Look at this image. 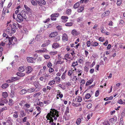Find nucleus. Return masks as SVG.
Returning <instances> with one entry per match:
<instances>
[{
	"label": "nucleus",
	"mask_w": 125,
	"mask_h": 125,
	"mask_svg": "<svg viewBox=\"0 0 125 125\" xmlns=\"http://www.w3.org/2000/svg\"><path fill=\"white\" fill-rule=\"evenodd\" d=\"M51 15L55 17H58L59 15V14L58 13H55L52 14Z\"/></svg>",
	"instance_id": "nucleus-59"
},
{
	"label": "nucleus",
	"mask_w": 125,
	"mask_h": 125,
	"mask_svg": "<svg viewBox=\"0 0 125 125\" xmlns=\"http://www.w3.org/2000/svg\"><path fill=\"white\" fill-rule=\"evenodd\" d=\"M56 80L57 82H60L61 81V78L58 77H55Z\"/></svg>",
	"instance_id": "nucleus-62"
},
{
	"label": "nucleus",
	"mask_w": 125,
	"mask_h": 125,
	"mask_svg": "<svg viewBox=\"0 0 125 125\" xmlns=\"http://www.w3.org/2000/svg\"><path fill=\"white\" fill-rule=\"evenodd\" d=\"M31 4L34 5H36L37 4V3L33 0H31Z\"/></svg>",
	"instance_id": "nucleus-60"
},
{
	"label": "nucleus",
	"mask_w": 125,
	"mask_h": 125,
	"mask_svg": "<svg viewBox=\"0 0 125 125\" xmlns=\"http://www.w3.org/2000/svg\"><path fill=\"white\" fill-rule=\"evenodd\" d=\"M5 0H1V2L0 3V8L2 9L3 6V4Z\"/></svg>",
	"instance_id": "nucleus-28"
},
{
	"label": "nucleus",
	"mask_w": 125,
	"mask_h": 125,
	"mask_svg": "<svg viewBox=\"0 0 125 125\" xmlns=\"http://www.w3.org/2000/svg\"><path fill=\"white\" fill-rule=\"evenodd\" d=\"M110 13L109 10L106 11L102 14V16L103 17L107 16L109 15Z\"/></svg>",
	"instance_id": "nucleus-12"
},
{
	"label": "nucleus",
	"mask_w": 125,
	"mask_h": 125,
	"mask_svg": "<svg viewBox=\"0 0 125 125\" xmlns=\"http://www.w3.org/2000/svg\"><path fill=\"white\" fill-rule=\"evenodd\" d=\"M59 46V44L57 43H55L53 44L52 47L54 48H57Z\"/></svg>",
	"instance_id": "nucleus-20"
},
{
	"label": "nucleus",
	"mask_w": 125,
	"mask_h": 125,
	"mask_svg": "<svg viewBox=\"0 0 125 125\" xmlns=\"http://www.w3.org/2000/svg\"><path fill=\"white\" fill-rule=\"evenodd\" d=\"M20 115H21L22 117L26 115V114L24 113L23 110H21L20 112Z\"/></svg>",
	"instance_id": "nucleus-45"
},
{
	"label": "nucleus",
	"mask_w": 125,
	"mask_h": 125,
	"mask_svg": "<svg viewBox=\"0 0 125 125\" xmlns=\"http://www.w3.org/2000/svg\"><path fill=\"white\" fill-rule=\"evenodd\" d=\"M33 69L30 66H28L25 69L26 72V73H31Z\"/></svg>",
	"instance_id": "nucleus-7"
},
{
	"label": "nucleus",
	"mask_w": 125,
	"mask_h": 125,
	"mask_svg": "<svg viewBox=\"0 0 125 125\" xmlns=\"http://www.w3.org/2000/svg\"><path fill=\"white\" fill-rule=\"evenodd\" d=\"M77 72H78V75L80 76L81 75L82 73V70L80 69H78L76 71Z\"/></svg>",
	"instance_id": "nucleus-35"
},
{
	"label": "nucleus",
	"mask_w": 125,
	"mask_h": 125,
	"mask_svg": "<svg viewBox=\"0 0 125 125\" xmlns=\"http://www.w3.org/2000/svg\"><path fill=\"white\" fill-rule=\"evenodd\" d=\"M14 103L12 99H9V105L11 106Z\"/></svg>",
	"instance_id": "nucleus-25"
},
{
	"label": "nucleus",
	"mask_w": 125,
	"mask_h": 125,
	"mask_svg": "<svg viewBox=\"0 0 125 125\" xmlns=\"http://www.w3.org/2000/svg\"><path fill=\"white\" fill-rule=\"evenodd\" d=\"M93 46H96L98 45V43L97 42H94L93 43V44L92 45Z\"/></svg>",
	"instance_id": "nucleus-50"
},
{
	"label": "nucleus",
	"mask_w": 125,
	"mask_h": 125,
	"mask_svg": "<svg viewBox=\"0 0 125 125\" xmlns=\"http://www.w3.org/2000/svg\"><path fill=\"white\" fill-rule=\"evenodd\" d=\"M71 33L72 35L74 36H77L80 33L79 31H77L76 30L74 29L72 31Z\"/></svg>",
	"instance_id": "nucleus-11"
},
{
	"label": "nucleus",
	"mask_w": 125,
	"mask_h": 125,
	"mask_svg": "<svg viewBox=\"0 0 125 125\" xmlns=\"http://www.w3.org/2000/svg\"><path fill=\"white\" fill-rule=\"evenodd\" d=\"M24 6L25 8L27 10L30 11V9L26 5H24Z\"/></svg>",
	"instance_id": "nucleus-52"
},
{
	"label": "nucleus",
	"mask_w": 125,
	"mask_h": 125,
	"mask_svg": "<svg viewBox=\"0 0 125 125\" xmlns=\"http://www.w3.org/2000/svg\"><path fill=\"white\" fill-rule=\"evenodd\" d=\"M68 36L67 35L64 33L63 34L62 36V40L65 42L68 40Z\"/></svg>",
	"instance_id": "nucleus-10"
},
{
	"label": "nucleus",
	"mask_w": 125,
	"mask_h": 125,
	"mask_svg": "<svg viewBox=\"0 0 125 125\" xmlns=\"http://www.w3.org/2000/svg\"><path fill=\"white\" fill-rule=\"evenodd\" d=\"M124 124V122L123 121V119L122 118H121L120 119L119 125H123Z\"/></svg>",
	"instance_id": "nucleus-40"
},
{
	"label": "nucleus",
	"mask_w": 125,
	"mask_h": 125,
	"mask_svg": "<svg viewBox=\"0 0 125 125\" xmlns=\"http://www.w3.org/2000/svg\"><path fill=\"white\" fill-rule=\"evenodd\" d=\"M27 61L29 62L34 63V61L35 60L36 58L29 57L27 58Z\"/></svg>",
	"instance_id": "nucleus-5"
},
{
	"label": "nucleus",
	"mask_w": 125,
	"mask_h": 125,
	"mask_svg": "<svg viewBox=\"0 0 125 125\" xmlns=\"http://www.w3.org/2000/svg\"><path fill=\"white\" fill-rule=\"evenodd\" d=\"M41 94V93L40 92H38L34 94V95L33 96L35 97H37L39 96Z\"/></svg>",
	"instance_id": "nucleus-32"
},
{
	"label": "nucleus",
	"mask_w": 125,
	"mask_h": 125,
	"mask_svg": "<svg viewBox=\"0 0 125 125\" xmlns=\"http://www.w3.org/2000/svg\"><path fill=\"white\" fill-rule=\"evenodd\" d=\"M8 101L7 99L2 98L0 99V105H4L5 103H7Z\"/></svg>",
	"instance_id": "nucleus-4"
},
{
	"label": "nucleus",
	"mask_w": 125,
	"mask_h": 125,
	"mask_svg": "<svg viewBox=\"0 0 125 125\" xmlns=\"http://www.w3.org/2000/svg\"><path fill=\"white\" fill-rule=\"evenodd\" d=\"M3 36L4 38L2 39V41L3 42H6L8 41V39H9V38L7 34L4 33L3 34Z\"/></svg>",
	"instance_id": "nucleus-6"
},
{
	"label": "nucleus",
	"mask_w": 125,
	"mask_h": 125,
	"mask_svg": "<svg viewBox=\"0 0 125 125\" xmlns=\"http://www.w3.org/2000/svg\"><path fill=\"white\" fill-rule=\"evenodd\" d=\"M71 10L70 9H68L66 11V13L67 14L70 15L71 14Z\"/></svg>",
	"instance_id": "nucleus-42"
},
{
	"label": "nucleus",
	"mask_w": 125,
	"mask_h": 125,
	"mask_svg": "<svg viewBox=\"0 0 125 125\" xmlns=\"http://www.w3.org/2000/svg\"><path fill=\"white\" fill-rule=\"evenodd\" d=\"M47 66L49 68H51L52 66V64L50 62H48L47 63Z\"/></svg>",
	"instance_id": "nucleus-47"
},
{
	"label": "nucleus",
	"mask_w": 125,
	"mask_h": 125,
	"mask_svg": "<svg viewBox=\"0 0 125 125\" xmlns=\"http://www.w3.org/2000/svg\"><path fill=\"white\" fill-rule=\"evenodd\" d=\"M58 34V33L57 32L55 31L51 32L49 35V37L50 38H52L55 37Z\"/></svg>",
	"instance_id": "nucleus-9"
},
{
	"label": "nucleus",
	"mask_w": 125,
	"mask_h": 125,
	"mask_svg": "<svg viewBox=\"0 0 125 125\" xmlns=\"http://www.w3.org/2000/svg\"><path fill=\"white\" fill-rule=\"evenodd\" d=\"M61 18L63 20L62 21L63 22H65L67 21V19H68V18L66 16H62Z\"/></svg>",
	"instance_id": "nucleus-13"
},
{
	"label": "nucleus",
	"mask_w": 125,
	"mask_h": 125,
	"mask_svg": "<svg viewBox=\"0 0 125 125\" xmlns=\"http://www.w3.org/2000/svg\"><path fill=\"white\" fill-rule=\"evenodd\" d=\"M59 116V112L54 109H51L49 113L47 115L46 118L47 119L46 122L48 123L49 120V124L52 123L51 125H56V124L53 122L54 120H56Z\"/></svg>",
	"instance_id": "nucleus-1"
},
{
	"label": "nucleus",
	"mask_w": 125,
	"mask_h": 125,
	"mask_svg": "<svg viewBox=\"0 0 125 125\" xmlns=\"http://www.w3.org/2000/svg\"><path fill=\"white\" fill-rule=\"evenodd\" d=\"M72 69L73 68H72L71 70H69L68 73V75H69L71 76L72 74L73 73V71L72 70Z\"/></svg>",
	"instance_id": "nucleus-54"
},
{
	"label": "nucleus",
	"mask_w": 125,
	"mask_h": 125,
	"mask_svg": "<svg viewBox=\"0 0 125 125\" xmlns=\"http://www.w3.org/2000/svg\"><path fill=\"white\" fill-rule=\"evenodd\" d=\"M85 83V81L84 79H82L81 80L80 82V85L83 86V85H84Z\"/></svg>",
	"instance_id": "nucleus-51"
},
{
	"label": "nucleus",
	"mask_w": 125,
	"mask_h": 125,
	"mask_svg": "<svg viewBox=\"0 0 125 125\" xmlns=\"http://www.w3.org/2000/svg\"><path fill=\"white\" fill-rule=\"evenodd\" d=\"M85 97L87 99H88L91 97V95L90 94L88 93L85 95Z\"/></svg>",
	"instance_id": "nucleus-43"
},
{
	"label": "nucleus",
	"mask_w": 125,
	"mask_h": 125,
	"mask_svg": "<svg viewBox=\"0 0 125 125\" xmlns=\"http://www.w3.org/2000/svg\"><path fill=\"white\" fill-rule=\"evenodd\" d=\"M73 24V23L72 22L67 23L65 24V25L66 26H71Z\"/></svg>",
	"instance_id": "nucleus-36"
},
{
	"label": "nucleus",
	"mask_w": 125,
	"mask_h": 125,
	"mask_svg": "<svg viewBox=\"0 0 125 125\" xmlns=\"http://www.w3.org/2000/svg\"><path fill=\"white\" fill-rule=\"evenodd\" d=\"M56 28L59 30H61L62 29V27L60 25H58L56 27Z\"/></svg>",
	"instance_id": "nucleus-55"
},
{
	"label": "nucleus",
	"mask_w": 125,
	"mask_h": 125,
	"mask_svg": "<svg viewBox=\"0 0 125 125\" xmlns=\"http://www.w3.org/2000/svg\"><path fill=\"white\" fill-rule=\"evenodd\" d=\"M81 105V104L80 103L75 104L74 103H72L73 106L75 107H77L78 106H80Z\"/></svg>",
	"instance_id": "nucleus-34"
},
{
	"label": "nucleus",
	"mask_w": 125,
	"mask_h": 125,
	"mask_svg": "<svg viewBox=\"0 0 125 125\" xmlns=\"http://www.w3.org/2000/svg\"><path fill=\"white\" fill-rule=\"evenodd\" d=\"M64 117L65 120H68L70 118V116L69 113L65 114Z\"/></svg>",
	"instance_id": "nucleus-14"
},
{
	"label": "nucleus",
	"mask_w": 125,
	"mask_h": 125,
	"mask_svg": "<svg viewBox=\"0 0 125 125\" xmlns=\"http://www.w3.org/2000/svg\"><path fill=\"white\" fill-rule=\"evenodd\" d=\"M78 64V62L77 61H76L75 62H74L72 63L71 66L75 67L77 66Z\"/></svg>",
	"instance_id": "nucleus-33"
},
{
	"label": "nucleus",
	"mask_w": 125,
	"mask_h": 125,
	"mask_svg": "<svg viewBox=\"0 0 125 125\" xmlns=\"http://www.w3.org/2000/svg\"><path fill=\"white\" fill-rule=\"evenodd\" d=\"M27 92V91L25 89H23L20 92V93L21 94H25Z\"/></svg>",
	"instance_id": "nucleus-29"
},
{
	"label": "nucleus",
	"mask_w": 125,
	"mask_h": 125,
	"mask_svg": "<svg viewBox=\"0 0 125 125\" xmlns=\"http://www.w3.org/2000/svg\"><path fill=\"white\" fill-rule=\"evenodd\" d=\"M19 71L21 72H22L25 70L23 66L20 67L18 69Z\"/></svg>",
	"instance_id": "nucleus-23"
},
{
	"label": "nucleus",
	"mask_w": 125,
	"mask_h": 125,
	"mask_svg": "<svg viewBox=\"0 0 125 125\" xmlns=\"http://www.w3.org/2000/svg\"><path fill=\"white\" fill-rule=\"evenodd\" d=\"M45 59H48L50 58V56L48 55L45 54L43 56Z\"/></svg>",
	"instance_id": "nucleus-53"
},
{
	"label": "nucleus",
	"mask_w": 125,
	"mask_h": 125,
	"mask_svg": "<svg viewBox=\"0 0 125 125\" xmlns=\"http://www.w3.org/2000/svg\"><path fill=\"white\" fill-rule=\"evenodd\" d=\"M118 103L121 104H125V102L123 101L122 99H120L118 102Z\"/></svg>",
	"instance_id": "nucleus-39"
},
{
	"label": "nucleus",
	"mask_w": 125,
	"mask_h": 125,
	"mask_svg": "<svg viewBox=\"0 0 125 125\" xmlns=\"http://www.w3.org/2000/svg\"><path fill=\"white\" fill-rule=\"evenodd\" d=\"M84 8L83 7H80L78 9V11L79 12H82Z\"/></svg>",
	"instance_id": "nucleus-30"
},
{
	"label": "nucleus",
	"mask_w": 125,
	"mask_h": 125,
	"mask_svg": "<svg viewBox=\"0 0 125 125\" xmlns=\"http://www.w3.org/2000/svg\"><path fill=\"white\" fill-rule=\"evenodd\" d=\"M26 18L25 12L22 10L20 14H18L17 17L16 18V20L18 22H21L23 21L24 19H26Z\"/></svg>",
	"instance_id": "nucleus-2"
},
{
	"label": "nucleus",
	"mask_w": 125,
	"mask_h": 125,
	"mask_svg": "<svg viewBox=\"0 0 125 125\" xmlns=\"http://www.w3.org/2000/svg\"><path fill=\"white\" fill-rule=\"evenodd\" d=\"M57 96H59L60 98H62L63 96V95L60 92L58 91L56 95Z\"/></svg>",
	"instance_id": "nucleus-26"
},
{
	"label": "nucleus",
	"mask_w": 125,
	"mask_h": 125,
	"mask_svg": "<svg viewBox=\"0 0 125 125\" xmlns=\"http://www.w3.org/2000/svg\"><path fill=\"white\" fill-rule=\"evenodd\" d=\"M57 52L56 51H52L50 52V54L51 55H54L57 53Z\"/></svg>",
	"instance_id": "nucleus-41"
},
{
	"label": "nucleus",
	"mask_w": 125,
	"mask_h": 125,
	"mask_svg": "<svg viewBox=\"0 0 125 125\" xmlns=\"http://www.w3.org/2000/svg\"><path fill=\"white\" fill-rule=\"evenodd\" d=\"M6 8L5 7H4L3 8V10L2 11V14H3V15H5L6 11Z\"/></svg>",
	"instance_id": "nucleus-58"
},
{
	"label": "nucleus",
	"mask_w": 125,
	"mask_h": 125,
	"mask_svg": "<svg viewBox=\"0 0 125 125\" xmlns=\"http://www.w3.org/2000/svg\"><path fill=\"white\" fill-rule=\"evenodd\" d=\"M2 95L3 98H6L7 97L8 95L7 92H5L2 93Z\"/></svg>",
	"instance_id": "nucleus-16"
},
{
	"label": "nucleus",
	"mask_w": 125,
	"mask_h": 125,
	"mask_svg": "<svg viewBox=\"0 0 125 125\" xmlns=\"http://www.w3.org/2000/svg\"><path fill=\"white\" fill-rule=\"evenodd\" d=\"M93 81V79H91L87 81L86 84V86H88L91 84Z\"/></svg>",
	"instance_id": "nucleus-21"
},
{
	"label": "nucleus",
	"mask_w": 125,
	"mask_h": 125,
	"mask_svg": "<svg viewBox=\"0 0 125 125\" xmlns=\"http://www.w3.org/2000/svg\"><path fill=\"white\" fill-rule=\"evenodd\" d=\"M75 100H77V102H81L82 100V98L80 96H77L75 98Z\"/></svg>",
	"instance_id": "nucleus-18"
},
{
	"label": "nucleus",
	"mask_w": 125,
	"mask_h": 125,
	"mask_svg": "<svg viewBox=\"0 0 125 125\" xmlns=\"http://www.w3.org/2000/svg\"><path fill=\"white\" fill-rule=\"evenodd\" d=\"M8 47H10V45L14 44H15L17 42V39L15 37H12L11 38H9L8 39Z\"/></svg>",
	"instance_id": "nucleus-3"
},
{
	"label": "nucleus",
	"mask_w": 125,
	"mask_h": 125,
	"mask_svg": "<svg viewBox=\"0 0 125 125\" xmlns=\"http://www.w3.org/2000/svg\"><path fill=\"white\" fill-rule=\"evenodd\" d=\"M66 73V71H65L64 73L62 74V75L61 76V78L63 80H64L65 79Z\"/></svg>",
	"instance_id": "nucleus-48"
},
{
	"label": "nucleus",
	"mask_w": 125,
	"mask_h": 125,
	"mask_svg": "<svg viewBox=\"0 0 125 125\" xmlns=\"http://www.w3.org/2000/svg\"><path fill=\"white\" fill-rule=\"evenodd\" d=\"M99 94V90H97L95 92V96L96 97H97L98 96Z\"/></svg>",
	"instance_id": "nucleus-56"
},
{
	"label": "nucleus",
	"mask_w": 125,
	"mask_h": 125,
	"mask_svg": "<svg viewBox=\"0 0 125 125\" xmlns=\"http://www.w3.org/2000/svg\"><path fill=\"white\" fill-rule=\"evenodd\" d=\"M37 104L41 106H42L43 105V103L41 102H39L37 103Z\"/></svg>",
	"instance_id": "nucleus-63"
},
{
	"label": "nucleus",
	"mask_w": 125,
	"mask_h": 125,
	"mask_svg": "<svg viewBox=\"0 0 125 125\" xmlns=\"http://www.w3.org/2000/svg\"><path fill=\"white\" fill-rule=\"evenodd\" d=\"M35 90L34 88H32L29 89L28 90V91L29 92L31 93L34 91Z\"/></svg>",
	"instance_id": "nucleus-44"
},
{
	"label": "nucleus",
	"mask_w": 125,
	"mask_h": 125,
	"mask_svg": "<svg viewBox=\"0 0 125 125\" xmlns=\"http://www.w3.org/2000/svg\"><path fill=\"white\" fill-rule=\"evenodd\" d=\"M81 122V120L80 119H78L76 122V124L78 125H79Z\"/></svg>",
	"instance_id": "nucleus-49"
},
{
	"label": "nucleus",
	"mask_w": 125,
	"mask_h": 125,
	"mask_svg": "<svg viewBox=\"0 0 125 125\" xmlns=\"http://www.w3.org/2000/svg\"><path fill=\"white\" fill-rule=\"evenodd\" d=\"M122 3V0H117V4L118 6H120Z\"/></svg>",
	"instance_id": "nucleus-37"
},
{
	"label": "nucleus",
	"mask_w": 125,
	"mask_h": 125,
	"mask_svg": "<svg viewBox=\"0 0 125 125\" xmlns=\"http://www.w3.org/2000/svg\"><path fill=\"white\" fill-rule=\"evenodd\" d=\"M16 30L14 28H11V33H14L15 32Z\"/></svg>",
	"instance_id": "nucleus-57"
},
{
	"label": "nucleus",
	"mask_w": 125,
	"mask_h": 125,
	"mask_svg": "<svg viewBox=\"0 0 125 125\" xmlns=\"http://www.w3.org/2000/svg\"><path fill=\"white\" fill-rule=\"evenodd\" d=\"M13 117L15 118H17L18 117V112L15 111L13 115Z\"/></svg>",
	"instance_id": "nucleus-19"
},
{
	"label": "nucleus",
	"mask_w": 125,
	"mask_h": 125,
	"mask_svg": "<svg viewBox=\"0 0 125 125\" xmlns=\"http://www.w3.org/2000/svg\"><path fill=\"white\" fill-rule=\"evenodd\" d=\"M55 81L54 80H52L50 81L48 83V85H52L55 84Z\"/></svg>",
	"instance_id": "nucleus-31"
},
{
	"label": "nucleus",
	"mask_w": 125,
	"mask_h": 125,
	"mask_svg": "<svg viewBox=\"0 0 125 125\" xmlns=\"http://www.w3.org/2000/svg\"><path fill=\"white\" fill-rule=\"evenodd\" d=\"M80 4V2H77L74 5V8L75 9H76L78 8Z\"/></svg>",
	"instance_id": "nucleus-24"
},
{
	"label": "nucleus",
	"mask_w": 125,
	"mask_h": 125,
	"mask_svg": "<svg viewBox=\"0 0 125 125\" xmlns=\"http://www.w3.org/2000/svg\"><path fill=\"white\" fill-rule=\"evenodd\" d=\"M34 84L36 88L38 87L39 85V83L37 81L35 82L34 83Z\"/></svg>",
	"instance_id": "nucleus-46"
},
{
	"label": "nucleus",
	"mask_w": 125,
	"mask_h": 125,
	"mask_svg": "<svg viewBox=\"0 0 125 125\" xmlns=\"http://www.w3.org/2000/svg\"><path fill=\"white\" fill-rule=\"evenodd\" d=\"M17 75L20 77L24 76L25 75V73H24L21 72H17L16 74Z\"/></svg>",
	"instance_id": "nucleus-15"
},
{
	"label": "nucleus",
	"mask_w": 125,
	"mask_h": 125,
	"mask_svg": "<svg viewBox=\"0 0 125 125\" xmlns=\"http://www.w3.org/2000/svg\"><path fill=\"white\" fill-rule=\"evenodd\" d=\"M11 28L10 27H8L6 29V31L7 33L11 34Z\"/></svg>",
	"instance_id": "nucleus-27"
},
{
	"label": "nucleus",
	"mask_w": 125,
	"mask_h": 125,
	"mask_svg": "<svg viewBox=\"0 0 125 125\" xmlns=\"http://www.w3.org/2000/svg\"><path fill=\"white\" fill-rule=\"evenodd\" d=\"M125 22L123 20H121L120 21V23L119 25L120 27H122L124 25Z\"/></svg>",
	"instance_id": "nucleus-17"
},
{
	"label": "nucleus",
	"mask_w": 125,
	"mask_h": 125,
	"mask_svg": "<svg viewBox=\"0 0 125 125\" xmlns=\"http://www.w3.org/2000/svg\"><path fill=\"white\" fill-rule=\"evenodd\" d=\"M9 86V85L8 84L4 83L1 86V87L3 89H6Z\"/></svg>",
	"instance_id": "nucleus-22"
},
{
	"label": "nucleus",
	"mask_w": 125,
	"mask_h": 125,
	"mask_svg": "<svg viewBox=\"0 0 125 125\" xmlns=\"http://www.w3.org/2000/svg\"><path fill=\"white\" fill-rule=\"evenodd\" d=\"M47 51L46 49L44 48L42 50L36 51V53H41L44 52H47Z\"/></svg>",
	"instance_id": "nucleus-8"
},
{
	"label": "nucleus",
	"mask_w": 125,
	"mask_h": 125,
	"mask_svg": "<svg viewBox=\"0 0 125 125\" xmlns=\"http://www.w3.org/2000/svg\"><path fill=\"white\" fill-rule=\"evenodd\" d=\"M3 42H2L0 43V45L2 46H4L5 44L7 45H8V43H7L8 42H3Z\"/></svg>",
	"instance_id": "nucleus-38"
},
{
	"label": "nucleus",
	"mask_w": 125,
	"mask_h": 125,
	"mask_svg": "<svg viewBox=\"0 0 125 125\" xmlns=\"http://www.w3.org/2000/svg\"><path fill=\"white\" fill-rule=\"evenodd\" d=\"M91 44V42L90 41H88L87 42V46L88 47L90 46Z\"/></svg>",
	"instance_id": "nucleus-61"
},
{
	"label": "nucleus",
	"mask_w": 125,
	"mask_h": 125,
	"mask_svg": "<svg viewBox=\"0 0 125 125\" xmlns=\"http://www.w3.org/2000/svg\"><path fill=\"white\" fill-rule=\"evenodd\" d=\"M49 44L48 43H46L43 44L41 45V47H44L48 46Z\"/></svg>",
	"instance_id": "nucleus-64"
}]
</instances>
